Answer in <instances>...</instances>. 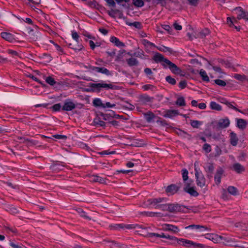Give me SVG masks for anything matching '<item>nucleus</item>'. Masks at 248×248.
I'll return each instance as SVG.
<instances>
[{"mask_svg":"<svg viewBox=\"0 0 248 248\" xmlns=\"http://www.w3.org/2000/svg\"><path fill=\"white\" fill-rule=\"evenodd\" d=\"M163 209L167 210L171 213L177 212H186V210H190L191 207H186L184 205H181L178 204H168L163 205Z\"/></svg>","mask_w":248,"mask_h":248,"instance_id":"nucleus-1","label":"nucleus"},{"mask_svg":"<svg viewBox=\"0 0 248 248\" xmlns=\"http://www.w3.org/2000/svg\"><path fill=\"white\" fill-rule=\"evenodd\" d=\"M198 164V163L197 162L194 163V170L196 178V184L198 186L202 187L205 185V178L202 171H200V169L197 167V165Z\"/></svg>","mask_w":248,"mask_h":248,"instance_id":"nucleus-2","label":"nucleus"},{"mask_svg":"<svg viewBox=\"0 0 248 248\" xmlns=\"http://www.w3.org/2000/svg\"><path fill=\"white\" fill-rule=\"evenodd\" d=\"M166 201V198H158L156 199H150L144 203L146 207H150V206H155V208L162 207L163 208L164 204L157 205L158 203L164 202Z\"/></svg>","mask_w":248,"mask_h":248,"instance_id":"nucleus-3","label":"nucleus"},{"mask_svg":"<svg viewBox=\"0 0 248 248\" xmlns=\"http://www.w3.org/2000/svg\"><path fill=\"white\" fill-rule=\"evenodd\" d=\"M218 237L221 240L224 241V243L226 245L232 246L234 247H239L235 239L230 237H223L222 236H218Z\"/></svg>","mask_w":248,"mask_h":248,"instance_id":"nucleus-4","label":"nucleus"},{"mask_svg":"<svg viewBox=\"0 0 248 248\" xmlns=\"http://www.w3.org/2000/svg\"><path fill=\"white\" fill-rule=\"evenodd\" d=\"M235 10L237 11L238 19H244L248 21V12L245 11L241 7L235 8Z\"/></svg>","mask_w":248,"mask_h":248,"instance_id":"nucleus-5","label":"nucleus"},{"mask_svg":"<svg viewBox=\"0 0 248 248\" xmlns=\"http://www.w3.org/2000/svg\"><path fill=\"white\" fill-rule=\"evenodd\" d=\"M230 122L229 119L226 117L219 119L217 123V126L219 129H224L228 127L230 125Z\"/></svg>","mask_w":248,"mask_h":248,"instance_id":"nucleus-6","label":"nucleus"},{"mask_svg":"<svg viewBox=\"0 0 248 248\" xmlns=\"http://www.w3.org/2000/svg\"><path fill=\"white\" fill-rule=\"evenodd\" d=\"M40 32L37 26H34V30H30L28 34L30 39L32 41H37L39 37Z\"/></svg>","mask_w":248,"mask_h":248,"instance_id":"nucleus-7","label":"nucleus"},{"mask_svg":"<svg viewBox=\"0 0 248 248\" xmlns=\"http://www.w3.org/2000/svg\"><path fill=\"white\" fill-rule=\"evenodd\" d=\"M76 108V105L70 100H66L62 107L63 111H71Z\"/></svg>","mask_w":248,"mask_h":248,"instance_id":"nucleus-8","label":"nucleus"},{"mask_svg":"<svg viewBox=\"0 0 248 248\" xmlns=\"http://www.w3.org/2000/svg\"><path fill=\"white\" fill-rule=\"evenodd\" d=\"M182 183H180L178 186L174 184H171L168 186L166 189L167 193H170L171 195L175 194L181 187Z\"/></svg>","mask_w":248,"mask_h":248,"instance_id":"nucleus-9","label":"nucleus"},{"mask_svg":"<svg viewBox=\"0 0 248 248\" xmlns=\"http://www.w3.org/2000/svg\"><path fill=\"white\" fill-rule=\"evenodd\" d=\"M91 70L97 73H100L107 76L111 75L110 72L106 68L99 67H91Z\"/></svg>","mask_w":248,"mask_h":248,"instance_id":"nucleus-10","label":"nucleus"},{"mask_svg":"<svg viewBox=\"0 0 248 248\" xmlns=\"http://www.w3.org/2000/svg\"><path fill=\"white\" fill-rule=\"evenodd\" d=\"M153 59L156 62H164L166 64H167V62L166 60H169L167 59L164 58L163 55L158 52L155 53V55Z\"/></svg>","mask_w":248,"mask_h":248,"instance_id":"nucleus-11","label":"nucleus"},{"mask_svg":"<svg viewBox=\"0 0 248 248\" xmlns=\"http://www.w3.org/2000/svg\"><path fill=\"white\" fill-rule=\"evenodd\" d=\"M177 243L183 246L189 248L192 246L193 241L183 238H178Z\"/></svg>","mask_w":248,"mask_h":248,"instance_id":"nucleus-12","label":"nucleus"},{"mask_svg":"<svg viewBox=\"0 0 248 248\" xmlns=\"http://www.w3.org/2000/svg\"><path fill=\"white\" fill-rule=\"evenodd\" d=\"M89 87L91 88L90 89L88 90V91H91L93 92L99 93L101 91L100 83H90Z\"/></svg>","mask_w":248,"mask_h":248,"instance_id":"nucleus-13","label":"nucleus"},{"mask_svg":"<svg viewBox=\"0 0 248 248\" xmlns=\"http://www.w3.org/2000/svg\"><path fill=\"white\" fill-rule=\"evenodd\" d=\"M210 33V31L207 28H205L197 34L196 36H195L194 37L195 38H200L203 39L205 38L207 35H209Z\"/></svg>","mask_w":248,"mask_h":248,"instance_id":"nucleus-14","label":"nucleus"},{"mask_svg":"<svg viewBox=\"0 0 248 248\" xmlns=\"http://www.w3.org/2000/svg\"><path fill=\"white\" fill-rule=\"evenodd\" d=\"M178 114L179 112L177 110H167L165 111L163 116L166 118H172Z\"/></svg>","mask_w":248,"mask_h":248,"instance_id":"nucleus-15","label":"nucleus"},{"mask_svg":"<svg viewBox=\"0 0 248 248\" xmlns=\"http://www.w3.org/2000/svg\"><path fill=\"white\" fill-rule=\"evenodd\" d=\"M1 37L6 41L12 42L14 40L13 35L8 32H2L0 33Z\"/></svg>","mask_w":248,"mask_h":248,"instance_id":"nucleus-16","label":"nucleus"},{"mask_svg":"<svg viewBox=\"0 0 248 248\" xmlns=\"http://www.w3.org/2000/svg\"><path fill=\"white\" fill-rule=\"evenodd\" d=\"M90 181L94 182H99L101 184L106 183V179L97 175H91L90 176Z\"/></svg>","mask_w":248,"mask_h":248,"instance_id":"nucleus-17","label":"nucleus"},{"mask_svg":"<svg viewBox=\"0 0 248 248\" xmlns=\"http://www.w3.org/2000/svg\"><path fill=\"white\" fill-rule=\"evenodd\" d=\"M153 99V97H151L146 94L141 95L140 97V100L142 104H145L148 102H152Z\"/></svg>","mask_w":248,"mask_h":248,"instance_id":"nucleus-18","label":"nucleus"},{"mask_svg":"<svg viewBox=\"0 0 248 248\" xmlns=\"http://www.w3.org/2000/svg\"><path fill=\"white\" fill-rule=\"evenodd\" d=\"M223 172V171L221 169H219L217 170V172L215 175V181L217 185H219L220 184Z\"/></svg>","mask_w":248,"mask_h":248,"instance_id":"nucleus-19","label":"nucleus"},{"mask_svg":"<svg viewBox=\"0 0 248 248\" xmlns=\"http://www.w3.org/2000/svg\"><path fill=\"white\" fill-rule=\"evenodd\" d=\"M110 41L111 43H114L115 46L119 47H124L125 46L124 43L120 41V40L115 36H112Z\"/></svg>","mask_w":248,"mask_h":248,"instance_id":"nucleus-20","label":"nucleus"},{"mask_svg":"<svg viewBox=\"0 0 248 248\" xmlns=\"http://www.w3.org/2000/svg\"><path fill=\"white\" fill-rule=\"evenodd\" d=\"M164 229L165 231H172L174 233L178 232L179 231L177 226L170 224H165Z\"/></svg>","mask_w":248,"mask_h":248,"instance_id":"nucleus-21","label":"nucleus"},{"mask_svg":"<svg viewBox=\"0 0 248 248\" xmlns=\"http://www.w3.org/2000/svg\"><path fill=\"white\" fill-rule=\"evenodd\" d=\"M143 114L146 121L149 123H151L155 118V115L151 111H148Z\"/></svg>","mask_w":248,"mask_h":248,"instance_id":"nucleus-22","label":"nucleus"},{"mask_svg":"<svg viewBox=\"0 0 248 248\" xmlns=\"http://www.w3.org/2000/svg\"><path fill=\"white\" fill-rule=\"evenodd\" d=\"M238 141V139L236 134L233 132L230 133V142L231 144L234 146H236Z\"/></svg>","mask_w":248,"mask_h":248,"instance_id":"nucleus-23","label":"nucleus"},{"mask_svg":"<svg viewBox=\"0 0 248 248\" xmlns=\"http://www.w3.org/2000/svg\"><path fill=\"white\" fill-rule=\"evenodd\" d=\"M232 168L233 170L238 173H240L245 170V168L239 163H234Z\"/></svg>","mask_w":248,"mask_h":248,"instance_id":"nucleus-24","label":"nucleus"},{"mask_svg":"<svg viewBox=\"0 0 248 248\" xmlns=\"http://www.w3.org/2000/svg\"><path fill=\"white\" fill-rule=\"evenodd\" d=\"M236 120L237 126L239 128L244 129L246 127L247 122L246 120L243 119H236Z\"/></svg>","mask_w":248,"mask_h":248,"instance_id":"nucleus-25","label":"nucleus"},{"mask_svg":"<svg viewBox=\"0 0 248 248\" xmlns=\"http://www.w3.org/2000/svg\"><path fill=\"white\" fill-rule=\"evenodd\" d=\"M126 62L129 66H137L139 63V61L136 58L133 57L126 59Z\"/></svg>","mask_w":248,"mask_h":248,"instance_id":"nucleus-26","label":"nucleus"},{"mask_svg":"<svg viewBox=\"0 0 248 248\" xmlns=\"http://www.w3.org/2000/svg\"><path fill=\"white\" fill-rule=\"evenodd\" d=\"M124 228L127 229L140 228L143 230L142 232H144V231L147 229V228L143 227L138 224H127L124 225Z\"/></svg>","mask_w":248,"mask_h":248,"instance_id":"nucleus-27","label":"nucleus"},{"mask_svg":"<svg viewBox=\"0 0 248 248\" xmlns=\"http://www.w3.org/2000/svg\"><path fill=\"white\" fill-rule=\"evenodd\" d=\"M77 44L76 42L73 43H69L68 44V46L69 48L73 49L75 50L79 51L81 50L83 46L82 45H79Z\"/></svg>","mask_w":248,"mask_h":248,"instance_id":"nucleus-28","label":"nucleus"},{"mask_svg":"<svg viewBox=\"0 0 248 248\" xmlns=\"http://www.w3.org/2000/svg\"><path fill=\"white\" fill-rule=\"evenodd\" d=\"M155 47H156V48L158 50H159L160 51L164 52H169L171 54L173 52L171 48H170L169 47L164 46H155Z\"/></svg>","mask_w":248,"mask_h":248,"instance_id":"nucleus-29","label":"nucleus"},{"mask_svg":"<svg viewBox=\"0 0 248 248\" xmlns=\"http://www.w3.org/2000/svg\"><path fill=\"white\" fill-rule=\"evenodd\" d=\"M210 108L212 109L215 110L217 111H220L222 109L221 106L217 104L216 102L212 101L210 104Z\"/></svg>","mask_w":248,"mask_h":248,"instance_id":"nucleus-30","label":"nucleus"},{"mask_svg":"<svg viewBox=\"0 0 248 248\" xmlns=\"http://www.w3.org/2000/svg\"><path fill=\"white\" fill-rule=\"evenodd\" d=\"M199 74L201 76V77H202L203 81H206V82L209 81V80H210L208 76V75L205 70H204L203 69H201L200 71Z\"/></svg>","mask_w":248,"mask_h":248,"instance_id":"nucleus-31","label":"nucleus"},{"mask_svg":"<svg viewBox=\"0 0 248 248\" xmlns=\"http://www.w3.org/2000/svg\"><path fill=\"white\" fill-rule=\"evenodd\" d=\"M64 165L60 164H54L50 166V169L55 171H59L63 170Z\"/></svg>","mask_w":248,"mask_h":248,"instance_id":"nucleus-32","label":"nucleus"},{"mask_svg":"<svg viewBox=\"0 0 248 248\" xmlns=\"http://www.w3.org/2000/svg\"><path fill=\"white\" fill-rule=\"evenodd\" d=\"M185 192L188 193L192 196L197 197L199 195V193L195 190L193 186H192L186 190L185 189Z\"/></svg>","mask_w":248,"mask_h":248,"instance_id":"nucleus-33","label":"nucleus"},{"mask_svg":"<svg viewBox=\"0 0 248 248\" xmlns=\"http://www.w3.org/2000/svg\"><path fill=\"white\" fill-rule=\"evenodd\" d=\"M125 23L128 26H133L136 29H140L141 28V24L140 22H129L128 21L126 20Z\"/></svg>","mask_w":248,"mask_h":248,"instance_id":"nucleus-34","label":"nucleus"},{"mask_svg":"<svg viewBox=\"0 0 248 248\" xmlns=\"http://www.w3.org/2000/svg\"><path fill=\"white\" fill-rule=\"evenodd\" d=\"M100 87L101 89L102 88H104L106 90L112 89L114 90L116 89V87L112 85V84H108V83H100Z\"/></svg>","mask_w":248,"mask_h":248,"instance_id":"nucleus-35","label":"nucleus"},{"mask_svg":"<svg viewBox=\"0 0 248 248\" xmlns=\"http://www.w3.org/2000/svg\"><path fill=\"white\" fill-rule=\"evenodd\" d=\"M146 236H147L148 237H150V238L153 237V236H156V237H158L166 238V234H165L164 233H161L160 234L157 233H148L146 235Z\"/></svg>","mask_w":248,"mask_h":248,"instance_id":"nucleus-36","label":"nucleus"},{"mask_svg":"<svg viewBox=\"0 0 248 248\" xmlns=\"http://www.w3.org/2000/svg\"><path fill=\"white\" fill-rule=\"evenodd\" d=\"M167 62V65H168L170 70L173 73L174 70L176 69L178 66L174 63L171 62L170 60H166Z\"/></svg>","mask_w":248,"mask_h":248,"instance_id":"nucleus-37","label":"nucleus"},{"mask_svg":"<svg viewBox=\"0 0 248 248\" xmlns=\"http://www.w3.org/2000/svg\"><path fill=\"white\" fill-rule=\"evenodd\" d=\"M227 190L230 194L232 195H237V189L235 187L233 186H229L228 187Z\"/></svg>","mask_w":248,"mask_h":248,"instance_id":"nucleus-38","label":"nucleus"},{"mask_svg":"<svg viewBox=\"0 0 248 248\" xmlns=\"http://www.w3.org/2000/svg\"><path fill=\"white\" fill-rule=\"evenodd\" d=\"M77 213L82 217L85 218L91 219V218L86 215V213L81 208H78L76 210Z\"/></svg>","mask_w":248,"mask_h":248,"instance_id":"nucleus-39","label":"nucleus"},{"mask_svg":"<svg viewBox=\"0 0 248 248\" xmlns=\"http://www.w3.org/2000/svg\"><path fill=\"white\" fill-rule=\"evenodd\" d=\"M185 228L186 229L191 228V229H196V230L202 228L205 230H208V228L207 227H206L205 226H201V225H189L188 226L186 227Z\"/></svg>","mask_w":248,"mask_h":248,"instance_id":"nucleus-40","label":"nucleus"},{"mask_svg":"<svg viewBox=\"0 0 248 248\" xmlns=\"http://www.w3.org/2000/svg\"><path fill=\"white\" fill-rule=\"evenodd\" d=\"M105 241L108 244V246L112 248L119 247V245L114 241L105 240Z\"/></svg>","mask_w":248,"mask_h":248,"instance_id":"nucleus-41","label":"nucleus"},{"mask_svg":"<svg viewBox=\"0 0 248 248\" xmlns=\"http://www.w3.org/2000/svg\"><path fill=\"white\" fill-rule=\"evenodd\" d=\"M133 4L137 7H141L144 5L143 0H133Z\"/></svg>","mask_w":248,"mask_h":248,"instance_id":"nucleus-42","label":"nucleus"},{"mask_svg":"<svg viewBox=\"0 0 248 248\" xmlns=\"http://www.w3.org/2000/svg\"><path fill=\"white\" fill-rule=\"evenodd\" d=\"M202 124V122L197 120H191L190 124L193 128H198Z\"/></svg>","mask_w":248,"mask_h":248,"instance_id":"nucleus-43","label":"nucleus"},{"mask_svg":"<svg viewBox=\"0 0 248 248\" xmlns=\"http://www.w3.org/2000/svg\"><path fill=\"white\" fill-rule=\"evenodd\" d=\"M93 105L94 107H101L102 108L103 104L101 100L99 98H95L93 100Z\"/></svg>","mask_w":248,"mask_h":248,"instance_id":"nucleus-44","label":"nucleus"},{"mask_svg":"<svg viewBox=\"0 0 248 248\" xmlns=\"http://www.w3.org/2000/svg\"><path fill=\"white\" fill-rule=\"evenodd\" d=\"M182 177H183V181L186 182V181L188 180V172L187 170L186 169H183L182 170Z\"/></svg>","mask_w":248,"mask_h":248,"instance_id":"nucleus-45","label":"nucleus"},{"mask_svg":"<svg viewBox=\"0 0 248 248\" xmlns=\"http://www.w3.org/2000/svg\"><path fill=\"white\" fill-rule=\"evenodd\" d=\"M176 104L179 106H185L186 103L184 98L183 97L178 98L176 102Z\"/></svg>","mask_w":248,"mask_h":248,"instance_id":"nucleus-46","label":"nucleus"},{"mask_svg":"<svg viewBox=\"0 0 248 248\" xmlns=\"http://www.w3.org/2000/svg\"><path fill=\"white\" fill-rule=\"evenodd\" d=\"M46 81L47 83L51 86L54 85L56 83L54 79L50 76H49L46 78Z\"/></svg>","mask_w":248,"mask_h":248,"instance_id":"nucleus-47","label":"nucleus"},{"mask_svg":"<svg viewBox=\"0 0 248 248\" xmlns=\"http://www.w3.org/2000/svg\"><path fill=\"white\" fill-rule=\"evenodd\" d=\"M7 210L12 214H16L19 212V210L13 206H11L8 207Z\"/></svg>","mask_w":248,"mask_h":248,"instance_id":"nucleus-48","label":"nucleus"},{"mask_svg":"<svg viewBox=\"0 0 248 248\" xmlns=\"http://www.w3.org/2000/svg\"><path fill=\"white\" fill-rule=\"evenodd\" d=\"M166 80L171 85H175L176 83V80L171 76H168L166 77Z\"/></svg>","mask_w":248,"mask_h":248,"instance_id":"nucleus-49","label":"nucleus"},{"mask_svg":"<svg viewBox=\"0 0 248 248\" xmlns=\"http://www.w3.org/2000/svg\"><path fill=\"white\" fill-rule=\"evenodd\" d=\"M192 182L193 181L191 180H188L186 182H184L185 184V186L184 187V191H185V189L186 190L191 187V186L192 185Z\"/></svg>","mask_w":248,"mask_h":248,"instance_id":"nucleus-50","label":"nucleus"},{"mask_svg":"<svg viewBox=\"0 0 248 248\" xmlns=\"http://www.w3.org/2000/svg\"><path fill=\"white\" fill-rule=\"evenodd\" d=\"M222 103H224L225 104H226L229 108H231L232 109H233L238 112H242V111L238 109L237 108H236L235 106H234L232 104V103H230V102H229L228 101H226V102H222Z\"/></svg>","mask_w":248,"mask_h":248,"instance_id":"nucleus-51","label":"nucleus"},{"mask_svg":"<svg viewBox=\"0 0 248 248\" xmlns=\"http://www.w3.org/2000/svg\"><path fill=\"white\" fill-rule=\"evenodd\" d=\"M214 81L216 84L221 87H224L226 85V82L221 79H215L214 80Z\"/></svg>","mask_w":248,"mask_h":248,"instance_id":"nucleus-52","label":"nucleus"},{"mask_svg":"<svg viewBox=\"0 0 248 248\" xmlns=\"http://www.w3.org/2000/svg\"><path fill=\"white\" fill-rule=\"evenodd\" d=\"M233 77L235 79L240 81H244L246 79V77L245 75H242L238 74H234Z\"/></svg>","mask_w":248,"mask_h":248,"instance_id":"nucleus-53","label":"nucleus"},{"mask_svg":"<svg viewBox=\"0 0 248 248\" xmlns=\"http://www.w3.org/2000/svg\"><path fill=\"white\" fill-rule=\"evenodd\" d=\"M203 150L207 153H209L211 151V147L210 144L205 143L203 146Z\"/></svg>","mask_w":248,"mask_h":248,"instance_id":"nucleus-54","label":"nucleus"},{"mask_svg":"<svg viewBox=\"0 0 248 248\" xmlns=\"http://www.w3.org/2000/svg\"><path fill=\"white\" fill-rule=\"evenodd\" d=\"M206 171L208 173H211L212 174L213 172V171L214 170V167L213 164H211L209 165H208L207 168L205 169Z\"/></svg>","mask_w":248,"mask_h":248,"instance_id":"nucleus-55","label":"nucleus"},{"mask_svg":"<svg viewBox=\"0 0 248 248\" xmlns=\"http://www.w3.org/2000/svg\"><path fill=\"white\" fill-rule=\"evenodd\" d=\"M72 36L74 40H75L76 43L78 44L79 43V35L76 31H72Z\"/></svg>","mask_w":248,"mask_h":248,"instance_id":"nucleus-56","label":"nucleus"},{"mask_svg":"<svg viewBox=\"0 0 248 248\" xmlns=\"http://www.w3.org/2000/svg\"><path fill=\"white\" fill-rule=\"evenodd\" d=\"M144 72L146 75L150 78H152V76H153V72L151 69L149 68H146L144 69Z\"/></svg>","mask_w":248,"mask_h":248,"instance_id":"nucleus-57","label":"nucleus"},{"mask_svg":"<svg viewBox=\"0 0 248 248\" xmlns=\"http://www.w3.org/2000/svg\"><path fill=\"white\" fill-rule=\"evenodd\" d=\"M218 62L226 67H231L232 66V64L228 61L219 60Z\"/></svg>","mask_w":248,"mask_h":248,"instance_id":"nucleus-58","label":"nucleus"},{"mask_svg":"<svg viewBox=\"0 0 248 248\" xmlns=\"http://www.w3.org/2000/svg\"><path fill=\"white\" fill-rule=\"evenodd\" d=\"M61 108H62V107L60 103L56 104L52 107V109L55 111L60 110Z\"/></svg>","mask_w":248,"mask_h":248,"instance_id":"nucleus-59","label":"nucleus"},{"mask_svg":"<svg viewBox=\"0 0 248 248\" xmlns=\"http://www.w3.org/2000/svg\"><path fill=\"white\" fill-rule=\"evenodd\" d=\"M162 28L165 30L167 31L169 33H170V34H172V29H171V28L169 25H163L162 26Z\"/></svg>","mask_w":248,"mask_h":248,"instance_id":"nucleus-60","label":"nucleus"},{"mask_svg":"<svg viewBox=\"0 0 248 248\" xmlns=\"http://www.w3.org/2000/svg\"><path fill=\"white\" fill-rule=\"evenodd\" d=\"M173 73L180 75L181 76H185V73L178 67L173 71Z\"/></svg>","mask_w":248,"mask_h":248,"instance_id":"nucleus-61","label":"nucleus"},{"mask_svg":"<svg viewBox=\"0 0 248 248\" xmlns=\"http://www.w3.org/2000/svg\"><path fill=\"white\" fill-rule=\"evenodd\" d=\"M142 43L145 46L148 45V46H153L154 47L155 46V45L154 43L150 42V41H148L146 39H143L142 40Z\"/></svg>","mask_w":248,"mask_h":248,"instance_id":"nucleus-62","label":"nucleus"},{"mask_svg":"<svg viewBox=\"0 0 248 248\" xmlns=\"http://www.w3.org/2000/svg\"><path fill=\"white\" fill-rule=\"evenodd\" d=\"M215 156H219L221 154V152H222L221 150L218 146H216L215 149Z\"/></svg>","mask_w":248,"mask_h":248,"instance_id":"nucleus-63","label":"nucleus"},{"mask_svg":"<svg viewBox=\"0 0 248 248\" xmlns=\"http://www.w3.org/2000/svg\"><path fill=\"white\" fill-rule=\"evenodd\" d=\"M94 122L96 124L99 125L101 126H104L105 125V123L104 121L99 120V119L94 120Z\"/></svg>","mask_w":248,"mask_h":248,"instance_id":"nucleus-64","label":"nucleus"}]
</instances>
